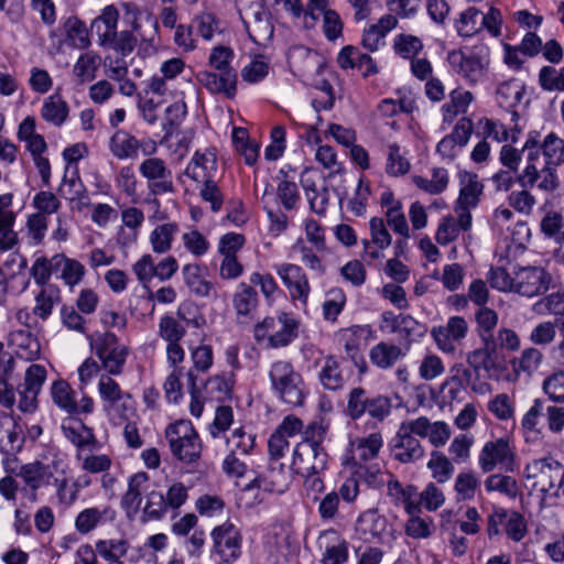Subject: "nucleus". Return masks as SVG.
<instances>
[{"label": "nucleus", "mask_w": 564, "mask_h": 564, "mask_svg": "<svg viewBox=\"0 0 564 564\" xmlns=\"http://www.w3.org/2000/svg\"><path fill=\"white\" fill-rule=\"evenodd\" d=\"M327 427L322 422L311 423L303 440L296 444L291 468L300 476L319 475L327 465V453L322 447Z\"/></svg>", "instance_id": "nucleus-1"}, {"label": "nucleus", "mask_w": 564, "mask_h": 564, "mask_svg": "<svg viewBox=\"0 0 564 564\" xmlns=\"http://www.w3.org/2000/svg\"><path fill=\"white\" fill-rule=\"evenodd\" d=\"M524 476L534 490L546 497L564 496V466L553 457L533 459L524 468Z\"/></svg>", "instance_id": "nucleus-2"}, {"label": "nucleus", "mask_w": 564, "mask_h": 564, "mask_svg": "<svg viewBox=\"0 0 564 564\" xmlns=\"http://www.w3.org/2000/svg\"><path fill=\"white\" fill-rule=\"evenodd\" d=\"M232 51L227 46H216L209 56V64L216 72L200 74V82L212 93L224 94L228 98L236 95L237 74L231 68Z\"/></svg>", "instance_id": "nucleus-3"}, {"label": "nucleus", "mask_w": 564, "mask_h": 564, "mask_svg": "<svg viewBox=\"0 0 564 564\" xmlns=\"http://www.w3.org/2000/svg\"><path fill=\"white\" fill-rule=\"evenodd\" d=\"M299 321L288 313L268 316L254 326V338L258 343L267 340L270 348H282L290 345L299 336Z\"/></svg>", "instance_id": "nucleus-4"}, {"label": "nucleus", "mask_w": 564, "mask_h": 564, "mask_svg": "<svg viewBox=\"0 0 564 564\" xmlns=\"http://www.w3.org/2000/svg\"><path fill=\"white\" fill-rule=\"evenodd\" d=\"M269 377L273 390L283 402L293 406L303 403L302 377L294 370L290 362L283 360L273 362L269 371Z\"/></svg>", "instance_id": "nucleus-5"}, {"label": "nucleus", "mask_w": 564, "mask_h": 564, "mask_svg": "<svg viewBox=\"0 0 564 564\" xmlns=\"http://www.w3.org/2000/svg\"><path fill=\"white\" fill-rule=\"evenodd\" d=\"M419 437L414 420L401 422L391 441L392 457L401 464H413L422 459L425 449Z\"/></svg>", "instance_id": "nucleus-6"}, {"label": "nucleus", "mask_w": 564, "mask_h": 564, "mask_svg": "<svg viewBox=\"0 0 564 564\" xmlns=\"http://www.w3.org/2000/svg\"><path fill=\"white\" fill-rule=\"evenodd\" d=\"M289 484L290 476L284 470L283 464H279L278 467L270 466L267 477H256L243 487L240 500H243L247 507H252L262 501L261 491L282 494Z\"/></svg>", "instance_id": "nucleus-7"}, {"label": "nucleus", "mask_w": 564, "mask_h": 564, "mask_svg": "<svg viewBox=\"0 0 564 564\" xmlns=\"http://www.w3.org/2000/svg\"><path fill=\"white\" fill-rule=\"evenodd\" d=\"M123 21L132 28L134 35L145 45L154 50V40L158 34V20L147 9L139 8L135 3L124 2L121 4Z\"/></svg>", "instance_id": "nucleus-8"}, {"label": "nucleus", "mask_w": 564, "mask_h": 564, "mask_svg": "<svg viewBox=\"0 0 564 564\" xmlns=\"http://www.w3.org/2000/svg\"><path fill=\"white\" fill-rule=\"evenodd\" d=\"M514 451L506 437L487 442L478 457V464L484 473H490L496 467L512 471L514 467Z\"/></svg>", "instance_id": "nucleus-9"}, {"label": "nucleus", "mask_w": 564, "mask_h": 564, "mask_svg": "<svg viewBox=\"0 0 564 564\" xmlns=\"http://www.w3.org/2000/svg\"><path fill=\"white\" fill-rule=\"evenodd\" d=\"M62 465L63 460L57 456L50 462L36 460L21 466L19 476L32 491H36L42 487L51 486L55 475L59 473L64 475Z\"/></svg>", "instance_id": "nucleus-10"}, {"label": "nucleus", "mask_w": 564, "mask_h": 564, "mask_svg": "<svg viewBox=\"0 0 564 564\" xmlns=\"http://www.w3.org/2000/svg\"><path fill=\"white\" fill-rule=\"evenodd\" d=\"M202 445L189 421L178 420V460L187 465V471L202 474Z\"/></svg>", "instance_id": "nucleus-11"}, {"label": "nucleus", "mask_w": 564, "mask_h": 564, "mask_svg": "<svg viewBox=\"0 0 564 564\" xmlns=\"http://www.w3.org/2000/svg\"><path fill=\"white\" fill-rule=\"evenodd\" d=\"M482 346L467 354L466 361L475 372L484 370L490 379H499L506 369L505 357L495 348L492 340H481Z\"/></svg>", "instance_id": "nucleus-12"}, {"label": "nucleus", "mask_w": 564, "mask_h": 564, "mask_svg": "<svg viewBox=\"0 0 564 564\" xmlns=\"http://www.w3.org/2000/svg\"><path fill=\"white\" fill-rule=\"evenodd\" d=\"M159 336L167 341V361L174 368L163 384L166 401L174 403L176 402V319L172 315L161 318Z\"/></svg>", "instance_id": "nucleus-13"}, {"label": "nucleus", "mask_w": 564, "mask_h": 564, "mask_svg": "<svg viewBox=\"0 0 564 564\" xmlns=\"http://www.w3.org/2000/svg\"><path fill=\"white\" fill-rule=\"evenodd\" d=\"M46 379V370L43 366L33 364L26 371L24 382L19 384L18 393L20 395L19 409L25 413H32L37 408V395Z\"/></svg>", "instance_id": "nucleus-14"}, {"label": "nucleus", "mask_w": 564, "mask_h": 564, "mask_svg": "<svg viewBox=\"0 0 564 564\" xmlns=\"http://www.w3.org/2000/svg\"><path fill=\"white\" fill-rule=\"evenodd\" d=\"M552 280V275L541 267H523L514 271L516 292L529 297L545 293Z\"/></svg>", "instance_id": "nucleus-15"}, {"label": "nucleus", "mask_w": 564, "mask_h": 564, "mask_svg": "<svg viewBox=\"0 0 564 564\" xmlns=\"http://www.w3.org/2000/svg\"><path fill=\"white\" fill-rule=\"evenodd\" d=\"M214 549L225 562H234L241 554L242 535L230 522L216 527L212 532Z\"/></svg>", "instance_id": "nucleus-16"}, {"label": "nucleus", "mask_w": 564, "mask_h": 564, "mask_svg": "<svg viewBox=\"0 0 564 564\" xmlns=\"http://www.w3.org/2000/svg\"><path fill=\"white\" fill-rule=\"evenodd\" d=\"M447 59L452 68L471 85L479 83L488 69L487 63L475 54L453 51L448 53Z\"/></svg>", "instance_id": "nucleus-17"}, {"label": "nucleus", "mask_w": 564, "mask_h": 564, "mask_svg": "<svg viewBox=\"0 0 564 564\" xmlns=\"http://www.w3.org/2000/svg\"><path fill=\"white\" fill-rule=\"evenodd\" d=\"M468 332V324L462 316L451 317L446 325L434 327L431 332L437 347L444 352H454L455 343L463 340Z\"/></svg>", "instance_id": "nucleus-18"}, {"label": "nucleus", "mask_w": 564, "mask_h": 564, "mask_svg": "<svg viewBox=\"0 0 564 564\" xmlns=\"http://www.w3.org/2000/svg\"><path fill=\"white\" fill-rule=\"evenodd\" d=\"M276 273L288 288L291 297L306 304L311 288L302 268L293 263H283L276 268Z\"/></svg>", "instance_id": "nucleus-19"}, {"label": "nucleus", "mask_w": 564, "mask_h": 564, "mask_svg": "<svg viewBox=\"0 0 564 564\" xmlns=\"http://www.w3.org/2000/svg\"><path fill=\"white\" fill-rule=\"evenodd\" d=\"M319 549L324 550L322 564H345L348 560V543L335 530L323 531L317 540Z\"/></svg>", "instance_id": "nucleus-20"}, {"label": "nucleus", "mask_w": 564, "mask_h": 564, "mask_svg": "<svg viewBox=\"0 0 564 564\" xmlns=\"http://www.w3.org/2000/svg\"><path fill=\"white\" fill-rule=\"evenodd\" d=\"M519 182L523 187L536 184L539 189L547 193L554 192L560 185L555 166L545 164L539 169L535 163H528L519 175Z\"/></svg>", "instance_id": "nucleus-21"}, {"label": "nucleus", "mask_w": 564, "mask_h": 564, "mask_svg": "<svg viewBox=\"0 0 564 564\" xmlns=\"http://www.w3.org/2000/svg\"><path fill=\"white\" fill-rule=\"evenodd\" d=\"M370 334L369 326L354 325L344 329L340 334V339L344 343V348L352 362L359 367L360 372L367 369L366 361L360 354L362 346L366 345V339Z\"/></svg>", "instance_id": "nucleus-22"}, {"label": "nucleus", "mask_w": 564, "mask_h": 564, "mask_svg": "<svg viewBox=\"0 0 564 564\" xmlns=\"http://www.w3.org/2000/svg\"><path fill=\"white\" fill-rule=\"evenodd\" d=\"M116 511L109 506H96L80 511L75 519V528L82 534H87L98 525L112 522L116 519Z\"/></svg>", "instance_id": "nucleus-23"}, {"label": "nucleus", "mask_w": 564, "mask_h": 564, "mask_svg": "<svg viewBox=\"0 0 564 564\" xmlns=\"http://www.w3.org/2000/svg\"><path fill=\"white\" fill-rule=\"evenodd\" d=\"M161 75H154L149 82V91L162 97V102L174 99V80L176 77V58L164 62L160 68Z\"/></svg>", "instance_id": "nucleus-24"}, {"label": "nucleus", "mask_w": 564, "mask_h": 564, "mask_svg": "<svg viewBox=\"0 0 564 564\" xmlns=\"http://www.w3.org/2000/svg\"><path fill=\"white\" fill-rule=\"evenodd\" d=\"M149 476L144 471H139L128 478V489L121 498V507L126 510L129 518L134 517L141 506L142 495L147 494Z\"/></svg>", "instance_id": "nucleus-25"}, {"label": "nucleus", "mask_w": 564, "mask_h": 564, "mask_svg": "<svg viewBox=\"0 0 564 564\" xmlns=\"http://www.w3.org/2000/svg\"><path fill=\"white\" fill-rule=\"evenodd\" d=\"M398 25V19L394 14L382 15L377 23L371 24L364 31L361 44L370 51H378L384 45L386 35Z\"/></svg>", "instance_id": "nucleus-26"}, {"label": "nucleus", "mask_w": 564, "mask_h": 564, "mask_svg": "<svg viewBox=\"0 0 564 564\" xmlns=\"http://www.w3.org/2000/svg\"><path fill=\"white\" fill-rule=\"evenodd\" d=\"M174 490L175 486H171L166 498L159 491L148 492L147 501L142 509V521L159 520L167 512L169 508H176Z\"/></svg>", "instance_id": "nucleus-27"}, {"label": "nucleus", "mask_w": 564, "mask_h": 564, "mask_svg": "<svg viewBox=\"0 0 564 564\" xmlns=\"http://www.w3.org/2000/svg\"><path fill=\"white\" fill-rule=\"evenodd\" d=\"M243 23L250 39L259 45H265L273 36L270 14L264 10L254 11L251 15L243 18Z\"/></svg>", "instance_id": "nucleus-28"}, {"label": "nucleus", "mask_w": 564, "mask_h": 564, "mask_svg": "<svg viewBox=\"0 0 564 564\" xmlns=\"http://www.w3.org/2000/svg\"><path fill=\"white\" fill-rule=\"evenodd\" d=\"M419 431V437H429L434 447L446 444L451 437V427L443 421L431 422L426 416L413 419Z\"/></svg>", "instance_id": "nucleus-29"}, {"label": "nucleus", "mask_w": 564, "mask_h": 564, "mask_svg": "<svg viewBox=\"0 0 564 564\" xmlns=\"http://www.w3.org/2000/svg\"><path fill=\"white\" fill-rule=\"evenodd\" d=\"M140 141L126 130L116 131L109 141V149L119 160L138 158Z\"/></svg>", "instance_id": "nucleus-30"}, {"label": "nucleus", "mask_w": 564, "mask_h": 564, "mask_svg": "<svg viewBox=\"0 0 564 564\" xmlns=\"http://www.w3.org/2000/svg\"><path fill=\"white\" fill-rule=\"evenodd\" d=\"M383 444L382 435L379 432L368 436L356 438L351 443L352 458L357 463H367L375 459Z\"/></svg>", "instance_id": "nucleus-31"}, {"label": "nucleus", "mask_w": 564, "mask_h": 564, "mask_svg": "<svg viewBox=\"0 0 564 564\" xmlns=\"http://www.w3.org/2000/svg\"><path fill=\"white\" fill-rule=\"evenodd\" d=\"M460 191L457 204L466 207H476L482 194V184L478 176L471 172H459Z\"/></svg>", "instance_id": "nucleus-32"}, {"label": "nucleus", "mask_w": 564, "mask_h": 564, "mask_svg": "<svg viewBox=\"0 0 564 564\" xmlns=\"http://www.w3.org/2000/svg\"><path fill=\"white\" fill-rule=\"evenodd\" d=\"M69 107L59 94H53L44 99L41 117L48 123L61 127L68 118Z\"/></svg>", "instance_id": "nucleus-33"}, {"label": "nucleus", "mask_w": 564, "mask_h": 564, "mask_svg": "<svg viewBox=\"0 0 564 564\" xmlns=\"http://www.w3.org/2000/svg\"><path fill=\"white\" fill-rule=\"evenodd\" d=\"M216 170V156L213 153H195L184 174L197 183L210 180V173Z\"/></svg>", "instance_id": "nucleus-34"}, {"label": "nucleus", "mask_w": 564, "mask_h": 564, "mask_svg": "<svg viewBox=\"0 0 564 564\" xmlns=\"http://www.w3.org/2000/svg\"><path fill=\"white\" fill-rule=\"evenodd\" d=\"M404 355L400 346L381 341L370 349L369 358L378 368L389 369Z\"/></svg>", "instance_id": "nucleus-35"}, {"label": "nucleus", "mask_w": 564, "mask_h": 564, "mask_svg": "<svg viewBox=\"0 0 564 564\" xmlns=\"http://www.w3.org/2000/svg\"><path fill=\"white\" fill-rule=\"evenodd\" d=\"M63 260L64 254H55L51 259L39 257L33 262L30 274L37 285L45 288L48 285L47 283L51 279L53 270L59 268Z\"/></svg>", "instance_id": "nucleus-36"}, {"label": "nucleus", "mask_w": 564, "mask_h": 564, "mask_svg": "<svg viewBox=\"0 0 564 564\" xmlns=\"http://www.w3.org/2000/svg\"><path fill=\"white\" fill-rule=\"evenodd\" d=\"M198 264H186L183 268V279L189 291L198 296H207L213 288Z\"/></svg>", "instance_id": "nucleus-37"}, {"label": "nucleus", "mask_w": 564, "mask_h": 564, "mask_svg": "<svg viewBox=\"0 0 564 564\" xmlns=\"http://www.w3.org/2000/svg\"><path fill=\"white\" fill-rule=\"evenodd\" d=\"M523 93L524 85L517 79H510L498 86L496 97L500 107L511 109L520 102Z\"/></svg>", "instance_id": "nucleus-38"}, {"label": "nucleus", "mask_w": 564, "mask_h": 564, "mask_svg": "<svg viewBox=\"0 0 564 564\" xmlns=\"http://www.w3.org/2000/svg\"><path fill=\"white\" fill-rule=\"evenodd\" d=\"M59 302V290L55 285H46L35 296L33 315L45 321L52 314L53 307Z\"/></svg>", "instance_id": "nucleus-39"}, {"label": "nucleus", "mask_w": 564, "mask_h": 564, "mask_svg": "<svg viewBox=\"0 0 564 564\" xmlns=\"http://www.w3.org/2000/svg\"><path fill=\"white\" fill-rule=\"evenodd\" d=\"M413 183L422 191L437 195L443 193L448 185V173L443 167H435L432 171V177L425 178L420 175L413 176Z\"/></svg>", "instance_id": "nucleus-40"}, {"label": "nucleus", "mask_w": 564, "mask_h": 564, "mask_svg": "<svg viewBox=\"0 0 564 564\" xmlns=\"http://www.w3.org/2000/svg\"><path fill=\"white\" fill-rule=\"evenodd\" d=\"M64 28L67 41L69 42L70 46L79 50H85L90 45L88 30L85 23L80 21L78 18H68L64 24Z\"/></svg>", "instance_id": "nucleus-41"}, {"label": "nucleus", "mask_w": 564, "mask_h": 564, "mask_svg": "<svg viewBox=\"0 0 564 564\" xmlns=\"http://www.w3.org/2000/svg\"><path fill=\"white\" fill-rule=\"evenodd\" d=\"M318 377L323 387L328 390H337L344 384L339 361L333 356L325 358Z\"/></svg>", "instance_id": "nucleus-42"}, {"label": "nucleus", "mask_w": 564, "mask_h": 564, "mask_svg": "<svg viewBox=\"0 0 564 564\" xmlns=\"http://www.w3.org/2000/svg\"><path fill=\"white\" fill-rule=\"evenodd\" d=\"M100 61L101 58L96 52L88 51L78 57L73 67V73L82 83L93 80Z\"/></svg>", "instance_id": "nucleus-43"}, {"label": "nucleus", "mask_w": 564, "mask_h": 564, "mask_svg": "<svg viewBox=\"0 0 564 564\" xmlns=\"http://www.w3.org/2000/svg\"><path fill=\"white\" fill-rule=\"evenodd\" d=\"M358 528L365 534L369 533L373 538L381 536L388 528V520L384 516L379 514L378 510L370 509L365 511L358 518Z\"/></svg>", "instance_id": "nucleus-44"}, {"label": "nucleus", "mask_w": 564, "mask_h": 564, "mask_svg": "<svg viewBox=\"0 0 564 564\" xmlns=\"http://www.w3.org/2000/svg\"><path fill=\"white\" fill-rule=\"evenodd\" d=\"M51 394L54 403L67 412L75 414L77 410V402L74 399V391L70 386L64 380H57L52 384Z\"/></svg>", "instance_id": "nucleus-45"}, {"label": "nucleus", "mask_w": 564, "mask_h": 564, "mask_svg": "<svg viewBox=\"0 0 564 564\" xmlns=\"http://www.w3.org/2000/svg\"><path fill=\"white\" fill-rule=\"evenodd\" d=\"M541 149L546 159V165L556 167L564 163V140L555 133H550L545 137Z\"/></svg>", "instance_id": "nucleus-46"}, {"label": "nucleus", "mask_w": 564, "mask_h": 564, "mask_svg": "<svg viewBox=\"0 0 564 564\" xmlns=\"http://www.w3.org/2000/svg\"><path fill=\"white\" fill-rule=\"evenodd\" d=\"M427 468L432 473V477L438 482H446L454 473V466L449 459L441 452L434 451L431 453V458L427 463Z\"/></svg>", "instance_id": "nucleus-47"}, {"label": "nucleus", "mask_w": 564, "mask_h": 564, "mask_svg": "<svg viewBox=\"0 0 564 564\" xmlns=\"http://www.w3.org/2000/svg\"><path fill=\"white\" fill-rule=\"evenodd\" d=\"M95 546L97 554L105 561H108L119 560L124 556L128 552L129 543L124 539H109L98 540Z\"/></svg>", "instance_id": "nucleus-48"}, {"label": "nucleus", "mask_w": 564, "mask_h": 564, "mask_svg": "<svg viewBox=\"0 0 564 564\" xmlns=\"http://www.w3.org/2000/svg\"><path fill=\"white\" fill-rule=\"evenodd\" d=\"M99 395L104 405H113L124 398H129V393L123 392L120 386L108 375H102L98 382Z\"/></svg>", "instance_id": "nucleus-49"}, {"label": "nucleus", "mask_w": 564, "mask_h": 564, "mask_svg": "<svg viewBox=\"0 0 564 564\" xmlns=\"http://www.w3.org/2000/svg\"><path fill=\"white\" fill-rule=\"evenodd\" d=\"M487 491H498L509 498H516L519 492L517 480L508 475L495 474L485 480Z\"/></svg>", "instance_id": "nucleus-50"}, {"label": "nucleus", "mask_w": 564, "mask_h": 564, "mask_svg": "<svg viewBox=\"0 0 564 564\" xmlns=\"http://www.w3.org/2000/svg\"><path fill=\"white\" fill-rule=\"evenodd\" d=\"M257 302V292L245 283L234 296V306L239 316H249L256 310Z\"/></svg>", "instance_id": "nucleus-51"}, {"label": "nucleus", "mask_w": 564, "mask_h": 564, "mask_svg": "<svg viewBox=\"0 0 564 564\" xmlns=\"http://www.w3.org/2000/svg\"><path fill=\"white\" fill-rule=\"evenodd\" d=\"M539 84L547 91H564V67L543 66L539 73Z\"/></svg>", "instance_id": "nucleus-52"}, {"label": "nucleus", "mask_w": 564, "mask_h": 564, "mask_svg": "<svg viewBox=\"0 0 564 564\" xmlns=\"http://www.w3.org/2000/svg\"><path fill=\"white\" fill-rule=\"evenodd\" d=\"M411 164L409 160L401 153L398 144L393 143L388 147V159L386 171L391 176L404 175L410 171Z\"/></svg>", "instance_id": "nucleus-53"}, {"label": "nucleus", "mask_w": 564, "mask_h": 564, "mask_svg": "<svg viewBox=\"0 0 564 564\" xmlns=\"http://www.w3.org/2000/svg\"><path fill=\"white\" fill-rule=\"evenodd\" d=\"M481 12L476 8H468L460 13L459 20L456 23V29L462 36H471L481 30L480 22Z\"/></svg>", "instance_id": "nucleus-54"}, {"label": "nucleus", "mask_w": 564, "mask_h": 564, "mask_svg": "<svg viewBox=\"0 0 564 564\" xmlns=\"http://www.w3.org/2000/svg\"><path fill=\"white\" fill-rule=\"evenodd\" d=\"M476 322L480 340L491 339V335L498 323L497 313L488 307H482L476 313Z\"/></svg>", "instance_id": "nucleus-55"}, {"label": "nucleus", "mask_w": 564, "mask_h": 564, "mask_svg": "<svg viewBox=\"0 0 564 564\" xmlns=\"http://www.w3.org/2000/svg\"><path fill=\"white\" fill-rule=\"evenodd\" d=\"M127 355V347L123 345H118L99 359L101 360L102 367L108 371V373L116 376L122 372Z\"/></svg>", "instance_id": "nucleus-56"}, {"label": "nucleus", "mask_w": 564, "mask_h": 564, "mask_svg": "<svg viewBox=\"0 0 564 564\" xmlns=\"http://www.w3.org/2000/svg\"><path fill=\"white\" fill-rule=\"evenodd\" d=\"M533 310L538 314H553L564 316V293L554 292L538 301Z\"/></svg>", "instance_id": "nucleus-57"}, {"label": "nucleus", "mask_w": 564, "mask_h": 564, "mask_svg": "<svg viewBox=\"0 0 564 564\" xmlns=\"http://www.w3.org/2000/svg\"><path fill=\"white\" fill-rule=\"evenodd\" d=\"M479 486V480L471 473H460L458 474L455 481V491L457 495V500H470L475 497L476 490Z\"/></svg>", "instance_id": "nucleus-58"}, {"label": "nucleus", "mask_w": 564, "mask_h": 564, "mask_svg": "<svg viewBox=\"0 0 564 564\" xmlns=\"http://www.w3.org/2000/svg\"><path fill=\"white\" fill-rule=\"evenodd\" d=\"M174 238V226L164 224L158 226L151 234V243L153 250L159 253L167 251Z\"/></svg>", "instance_id": "nucleus-59"}, {"label": "nucleus", "mask_w": 564, "mask_h": 564, "mask_svg": "<svg viewBox=\"0 0 564 564\" xmlns=\"http://www.w3.org/2000/svg\"><path fill=\"white\" fill-rule=\"evenodd\" d=\"M47 226V217L41 213H35L28 217L26 229L33 246H37L43 241Z\"/></svg>", "instance_id": "nucleus-60"}, {"label": "nucleus", "mask_w": 564, "mask_h": 564, "mask_svg": "<svg viewBox=\"0 0 564 564\" xmlns=\"http://www.w3.org/2000/svg\"><path fill=\"white\" fill-rule=\"evenodd\" d=\"M393 47L402 57L409 58L417 54L423 48V44L414 35L399 34L394 37Z\"/></svg>", "instance_id": "nucleus-61"}, {"label": "nucleus", "mask_w": 564, "mask_h": 564, "mask_svg": "<svg viewBox=\"0 0 564 564\" xmlns=\"http://www.w3.org/2000/svg\"><path fill=\"white\" fill-rule=\"evenodd\" d=\"M227 444L230 448V453L247 455L254 446V436L247 434L242 429H237L227 440Z\"/></svg>", "instance_id": "nucleus-62"}, {"label": "nucleus", "mask_w": 564, "mask_h": 564, "mask_svg": "<svg viewBox=\"0 0 564 564\" xmlns=\"http://www.w3.org/2000/svg\"><path fill=\"white\" fill-rule=\"evenodd\" d=\"M542 231L556 240L558 243H564V224L562 216L558 213L551 212L541 221Z\"/></svg>", "instance_id": "nucleus-63"}, {"label": "nucleus", "mask_w": 564, "mask_h": 564, "mask_svg": "<svg viewBox=\"0 0 564 564\" xmlns=\"http://www.w3.org/2000/svg\"><path fill=\"white\" fill-rule=\"evenodd\" d=\"M543 390L555 402H564V371H556L547 377Z\"/></svg>", "instance_id": "nucleus-64"}]
</instances>
